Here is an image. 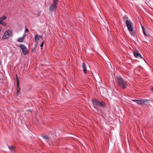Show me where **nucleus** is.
Here are the masks:
<instances>
[{"instance_id":"nucleus-23","label":"nucleus","mask_w":153,"mask_h":153,"mask_svg":"<svg viewBox=\"0 0 153 153\" xmlns=\"http://www.w3.org/2000/svg\"><path fill=\"white\" fill-rule=\"evenodd\" d=\"M38 44V42H35V45L34 47V49L36 48Z\"/></svg>"},{"instance_id":"nucleus-12","label":"nucleus","mask_w":153,"mask_h":153,"mask_svg":"<svg viewBox=\"0 0 153 153\" xmlns=\"http://www.w3.org/2000/svg\"><path fill=\"white\" fill-rule=\"evenodd\" d=\"M57 130H54V132H55V133L54 134V133H52L51 134V135L53 136V137H54V136H59L60 135V134H58L57 133Z\"/></svg>"},{"instance_id":"nucleus-14","label":"nucleus","mask_w":153,"mask_h":153,"mask_svg":"<svg viewBox=\"0 0 153 153\" xmlns=\"http://www.w3.org/2000/svg\"><path fill=\"white\" fill-rule=\"evenodd\" d=\"M25 38L24 36H22L21 37L19 38L17 40L18 42H22L23 41L24 39Z\"/></svg>"},{"instance_id":"nucleus-4","label":"nucleus","mask_w":153,"mask_h":153,"mask_svg":"<svg viewBox=\"0 0 153 153\" xmlns=\"http://www.w3.org/2000/svg\"><path fill=\"white\" fill-rule=\"evenodd\" d=\"M12 35V32L10 30L6 31L4 33V35L2 37V39H8L10 36Z\"/></svg>"},{"instance_id":"nucleus-20","label":"nucleus","mask_w":153,"mask_h":153,"mask_svg":"<svg viewBox=\"0 0 153 153\" xmlns=\"http://www.w3.org/2000/svg\"><path fill=\"white\" fill-rule=\"evenodd\" d=\"M7 18V17L5 16H3L2 17L0 18V21L2 22L3 21L5 20Z\"/></svg>"},{"instance_id":"nucleus-15","label":"nucleus","mask_w":153,"mask_h":153,"mask_svg":"<svg viewBox=\"0 0 153 153\" xmlns=\"http://www.w3.org/2000/svg\"><path fill=\"white\" fill-rule=\"evenodd\" d=\"M149 100L147 99L142 100V104L146 105L148 103V102L149 101Z\"/></svg>"},{"instance_id":"nucleus-6","label":"nucleus","mask_w":153,"mask_h":153,"mask_svg":"<svg viewBox=\"0 0 153 153\" xmlns=\"http://www.w3.org/2000/svg\"><path fill=\"white\" fill-rule=\"evenodd\" d=\"M134 57L138 59H141L145 60L139 51L137 50H134Z\"/></svg>"},{"instance_id":"nucleus-5","label":"nucleus","mask_w":153,"mask_h":153,"mask_svg":"<svg viewBox=\"0 0 153 153\" xmlns=\"http://www.w3.org/2000/svg\"><path fill=\"white\" fill-rule=\"evenodd\" d=\"M16 84L17 86V91L16 93V95L19 96L20 94V88L19 87V80L18 77L16 75Z\"/></svg>"},{"instance_id":"nucleus-7","label":"nucleus","mask_w":153,"mask_h":153,"mask_svg":"<svg viewBox=\"0 0 153 153\" xmlns=\"http://www.w3.org/2000/svg\"><path fill=\"white\" fill-rule=\"evenodd\" d=\"M142 28L143 31L144 35L145 36L148 37L149 35L148 34V32L146 29L143 25L141 26Z\"/></svg>"},{"instance_id":"nucleus-2","label":"nucleus","mask_w":153,"mask_h":153,"mask_svg":"<svg viewBox=\"0 0 153 153\" xmlns=\"http://www.w3.org/2000/svg\"><path fill=\"white\" fill-rule=\"evenodd\" d=\"M92 102L93 104L94 108L97 109L95 106H99L102 108H105L106 105L105 103L103 101H99L97 99H94L92 100Z\"/></svg>"},{"instance_id":"nucleus-26","label":"nucleus","mask_w":153,"mask_h":153,"mask_svg":"<svg viewBox=\"0 0 153 153\" xmlns=\"http://www.w3.org/2000/svg\"><path fill=\"white\" fill-rule=\"evenodd\" d=\"M38 36L39 37V39L42 38V36L41 35H38Z\"/></svg>"},{"instance_id":"nucleus-18","label":"nucleus","mask_w":153,"mask_h":153,"mask_svg":"<svg viewBox=\"0 0 153 153\" xmlns=\"http://www.w3.org/2000/svg\"><path fill=\"white\" fill-rule=\"evenodd\" d=\"M19 47L22 50L26 49V47L23 44H21L19 45Z\"/></svg>"},{"instance_id":"nucleus-17","label":"nucleus","mask_w":153,"mask_h":153,"mask_svg":"<svg viewBox=\"0 0 153 153\" xmlns=\"http://www.w3.org/2000/svg\"><path fill=\"white\" fill-rule=\"evenodd\" d=\"M22 52L23 54L24 55H26L28 53V52L26 48V49L22 50Z\"/></svg>"},{"instance_id":"nucleus-1","label":"nucleus","mask_w":153,"mask_h":153,"mask_svg":"<svg viewBox=\"0 0 153 153\" xmlns=\"http://www.w3.org/2000/svg\"><path fill=\"white\" fill-rule=\"evenodd\" d=\"M117 81L119 85L123 89H125L127 86V84L125 80L120 76H117Z\"/></svg>"},{"instance_id":"nucleus-3","label":"nucleus","mask_w":153,"mask_h":153,"mask_svg":"<svg viewBox=\"0 0 153 153\" xmlns=\"http://www.w3.org/2000/svg\"><path fill=\"white\" fill-rule=\"evenodd\" d=\"M132 22L130 20H126V24L128 29L130 32V34L132 36L134 35L133 32V27L131 26Z\"/></svg>"},{"instance_id":"nucleus-13","label":"nucleus","mask_w":153,"mask_h":153,"mask_svg":"<svg viewBox=\"0 0 153 153\" xmlns=\"http://www.w3.org/2000/svg\"><path fill=\"white\" fill-rule=\"evenodd\" d=\"M142 99L140 100H134V102L140 105H142Z\"/></svg>"},{"instance_id":"nucleus-19","label":"nucleus","mask_w":153,"mask_h":153,"mask_svg":"<svg viewBox=\"0 0 153 153\" xmlns=\"http://www.w3.org/2000/svg\"><path fill=\"white\" fill-rule=\"evenodd\" d=\"M34 39L35 42H38V41L39 40V39L38 36V35H36L34 37Z\"/></svg>"},{"instance_id":"nucleus-21","label":"nucleus","mask_w":153,"mask_h":153,"mask_svg":"<svg viewBox=\"0 0 153 153\" xmlns=\"http://www.w3.org/2000/svg\"><path fill=\"white\" fill-rule=\"evenodd\" d=\"M128 17L126 15H124L123 17V21L125 22H126V20H128L127 19H128Z\"/></svg>"},{"instance_id":"nucleus-9","label":"nucleus","mask_w":153,"mask_h":153,"mask_svg":"<svg viewBox=\"0 0 153 153\" xmlns=\"http://www.w3.org/2000/svg\"><path fill=\"white\" fill-rule=\"evenodd\" d=\"M8 147L10 151L13 153H14L15 151V149L14 146H8Z\"/></svg>"},{"instance_id":"nucleus-29","label":"nucleus","mask_w":153,"mask_h":153,"mask_svg":"<svg viewBox=\"0 0 153 153\" xmlns=\"http://www.w3.org/2000/svg\"><path fill=\"white\" fill-rule=\"evenodd\" d=\"M133 54H134V51H133Z\"/></svg>"},{"instance_id":"nucleus-16","label":"nucleus","mask_w":153,"mask_h":153,"mask_svg":"<svg viewBox=\"0 0 153 153\" xmlns=\"http://www.w3.org/2000/svg\"><path fill=\"white\" fill-rule=\"evenodd\" d=\"M59 1L58 0H53V3L52 4L53 5H55L57 7V5Z\"/></svg>"},{"instance_id":"nucleus-28","label":"nucleus","mask_w":153,"mask_h":153,"mask_svg":"<svg viewBox=\"0 0 153 153\" xmlns=\"http://www.w3.org/2000/svg\"><path fill=\"white\" fill-rule=\"evenodd\" d=\"M26 36V35L25 34V33L23 36H24L25 37Z\"/></svg>"},{"instance_id":"nucleus-24","label":"nucleus","mask_w":153,"mask_h":153,"mask_svg":"<svg viewBox=\"0 0 153 153\" xmlns=\"http://www.w3.org/2000/svg\"><path fill=\"white\" fill-rule=\"evenodd\" d=\"M29 31L28 29L27 28H26L25 30V32H27Z\"/></svg>"},{"instance_id":"nucleus-30","label":"nucleus","mask_w":153,"mask_h":153,"mask_svg":"<svg viewBox=\"0 0 153 153\" xmlns=\"http://www.w3.org/2000/svg\"><path fill=\"white\" fill-rule=\"evenodd\" d=\"M132 100L133 101H134V100Z\"/></svg>"},{"instance_id":"nucleus-10","label":"nucleus","mask_w":153,"mask_h":153,"mask_svg":"<svg viewBox=\"0 0 153 153\" xmlns=\"http://www.w3.org/2000/svg\"><path fill=\"white\" fill-rule=\"evenodd\" d=\"M82 67L83 69V72L84 73H85L87 71V69L86 65L84 62L82 63Z\"/></svg>"},{"instance_id":"nucleus-22","label":"nucleus","mask_w":153,"mask_h":153,"mask_svg":"<svg viewBox=\"0 0 153 153\" xmlns=\"http://www.w3.org/2000/svg\"><path fill=\"white\" fill-rule=\"evenodd\" d=\"M45 43V41H43L42 42V43L40 45V46L41 47H42L43 46V45H44V44Z\"/></svg>"},{"instance_id":"nucleus-25","label":"nucleus","mask_w":153,"mask_h":153,"mask_svg":"<svg viewBox=\"0 0 153 153\" xmlns=\"http://www.w3.org/2000/svg\"><path fill=\"white\" fill-rule=\"evenodd\" d=\"M0 24L3 25H5V23L3 22H1V23H0Z\"/></svg>"},{"instance_id":"nucleus-8","label":"nucleus","mask_w":153,"mask_h":153,"mask_svg":"<svg viewBox=\"0 0 153 153\" xmlns=\"http://www.w3.org/2000/svg\"><path fill=\"white\" fill-rule=\"evenodd\" d=\"M57 7L55 5H51L49 7V10L50 12L52 13L56 10Z\"/></svg>"},{"instance_id":"nucleus-27","label":"nucleus","mask_w":153,"mask_h":153,"mask_svg":"<svg viewBox=\"0 0 153 153\" xmlns=\"http://www.w3.org/2000/svg\"><path fill=\"white\" fill-rule=\"evenodd\" d=\"M28 111H29L31 113L32 112V110L31 109H28Z\"/></svg>"},{"instance_id":"nucleus-11","label":"nucleus","mask_w":153,"mask_h":153,"mask_svg":"<svg viewBox=\"0 0 153 153\" xmlns=\"http://www.w3.org/2000/svg\"><path fill=\"white\" fill-rule=\"evenodd\" d=\"M41 137L42 138H43L45 140L47 141H49L50 140V138L48 136L45 135H42L41 136Z\"/></svg>"}]
</instances>
